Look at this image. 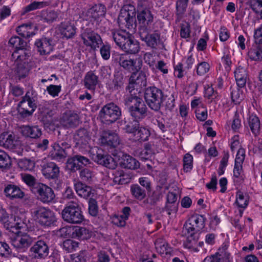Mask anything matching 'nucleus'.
I'll list each match as a JSON object with an SVG mask.
<instances>
[{"mask_svg": "<svg viewBox=\"0 0 262 262\" xmlns=\"http://www.w3.org/2000/svg\"><path fill=\"white\" fill-rule=\"evenodd\" d=\"M144 99L150 109L158 112L165 100V97L163 92L160 89L156 86H149L145 90Z\"/></svg>", "mask_w": 262, "mask_h": 262, "instance_id": "nucleus-1", "label": "nucleus"}, {"mask_svg": "<svg viewBox=\"0 0 262 262\" xmlns=\"http://www.w3.org/2000/svg\"><path fill=\"white\" fill-rule=\"evenodd\" d=\"M63 221L72 224H80L84 220L81 208L76 202L69 203L61 211Z\"/></svg>", "mask_w": 262, "mask_h": 262, "instance_id": "nucleus-2", "label": "nucleus"}, {"mask_svg": "<svg viewBox=\"0 0 262 262\" xmlns=\"http://www.w3.org/2000/svg\"><path fill=\"white\" fill-rule=\"evenodd\" d=\"M118 24L121 29L135 30L137 24L135 9L133 6H125L121 10L118 17Z\"/></svg>", "mask_w": 262, "mask_h": 262, "instance_id": "nucleus-3", "label": "nucleus"}, {"mask_svg": "<svg viewBox=\"0 0 262 262\" xmlns=\"http://www.w3.org/2000/svg\"><path fill=\"white\" fill-rule=\"evenodd\" d=\"M122 116L121 108L113 102L104 105L99 113L102 122L110 124L120 119Z\"/></svg>", "mask_w": 262, "mask_h": 262, "instance_id": "nucleus-4", "label": "nucleus"}, {"mask_svg": "<svg viewBox=\"0 0 262 262\" xmlns=\"http://www.w3.org/2000/svg\"><path fill=\"white\" fill-rule=\"evenodd\" d=\"M36 97L32 91H27L18 104V112L22 118L31 116L37 107Z\"/></svg>", "mask_w": 262, "mask_h": 262, "instance_id": "nucleus-5", "label": "nucleus"}, {"mask_svg": "<svg viewBox=\"0 0 262 262\" xmlns=\"http://www.w3.org/2000/svg\"><path fill=\"white\" fill-rule=\"evenodd\" d=\"M206 220L204 215L195 214L192 215L184 225L183 232L191 236L201 232L205 227Z\"/></svg>", "mask_w": 262, "mask_h": 262, "instance_id": "nucleus-6", "label": "nucleus"}, {"mask_svg": "<svg viewBox=\"0 0 262 262\" xmlns=\"http://www.w3.org/2000/svg\"><path fill=\"white\" fill-rule=\"evenodd\" d=\"M33 217L42 226H50L56 221L54 213L49 208L39 207L32 212Z\"/></svg>", "mask_w": 262, "mask_h": 262, "instance_id": "nucleus-7", "label": "nucleus"}, {"mask_svg": "<svg viewBox=\"0 0 262 262\" xmlns=\"http://www.w3.org/2000/svg\"><path fill=\"white\" fill-rule=\"evenodd\" d=\"M90 153L92 160L98 164L112 169L116 168V161L111 155L105 154L101 149L92 148L90 150Z\"/></svg>", "mask_w": 262, "mask_h": 262, "instance_id": "nucleus-8", "label": "nucleus"}, {"mask_svg": "<svg viewBox=\"0 0 262 262\" xmlns=\"http://www.w3.org/2000/svg\"><path fill=\"white\" fill-rule=\"evenodd\" d=\"M80 37L83 44L94 51L103 44L100 35L89 28L83 30L80 34Z\"/></svg>", "mask_w": 262, "mask_h": 262, "instance_id": "nucleus-9", "label": "nucleus"}, {"mask_svg": "<svg viewBox=\"0 0 262 262\" xmlns=\"http://www.w3.org/2000/svg\"><path fill=\"white\" fill-rule=\"evenodd\" d=\"M0 146L8 149L18 155H22L23 150L21 148L19 141L15 139V136L7 133L0 135Z\"/></svg>", "mask_w": 262, "mask_h": 262, "instance_id": "nucleus-10", "label": "nucleus"}, {"mask_svg": "<svg viewBox=\"0 0 262 262\" xmlns=\"http://www.w3.org/2000/svg\"><path fill=\"white\" fill-rule=\"evenodd\" d=\"M33 192L38 199L43 203L52 202L55 198L53 190L48 185L41 183H37L33 188Z\"/></svg>", "mask_w": 262, "mask_h": 262, "instance_id": "nucleus-11", "label": "nucleus"}, {"mask_svg": "<svg viewBox=\"0 0 262 262\" xmlns=\"http://www.w3.org/2000/svg\"><path fill=\"white\" fill-rule=\"evenodd\" d=\"M98 141L101 145L107 147L108 149L115 148L120 143V139L118 135L110 130L102 132Z\"/></svg>", "mask_w": 262, "mask_h": 262, "instance_id": "nucleus-12", "label": "nucleus"}, {"mask_svg": "<svg viewBox=\"0 0 262 262\" xmlns=\"http://www.w3.org/2000/svg\"><path fill=\"white\" fill-rule=\"evenodd\" d=\"M33 243L30 249L32 256L36 259L46 258L49 254V247L47 242L40 239Z\"/></svg>", "mask_w": 262, "mask_h": 262, "instance_id": "nucleus-13", "label": "nucleus"}, {"mask_svg": "<svg viewBox=\"0 0 262 262\" xmlns=\"http://www.w3.org/2000/svg\"><path fill=\"white\" fill-rule=\"evenodd\" d=\"M106 12V8L104 5L102 4H97L93 6L86 12V15L88 19L92 18L94 20L95 24H105L106 21L104 20L99 19L103 17L105 15Z\"/></svg>", "mask_w": 262, "mask_h": 262, "instance_id": "nucleus-14", "label": "nucleus"}, {"mask_svg": "<svg viewBox=\"0 0 262 262\" xmlns=\"http://www.w3.org/2000/svg\"><path fill=\"white\" fill-rule=\"evenodd\" d=\"M146 83V75L145 72H133L129 78V83L126 90H128L129 92H132L135 91L136 85L139 87L145 86Z\"/></svg>", "mask_w": 262, "mask_h": 262, "instance_id": "nucleus-15", "label": "nucleus"}, {"mask_svg": "<svg viewBox=\"0 0 262 262\" xmlns=\"http://www.w3.org/2000/svg\"><path fill=\"white\" fill-rule=\"evenodd\" d=\"M116 59L121 67L129 72L135 70L138 71L141 69L142 63V61L139 60L137 63L138 65H136L137 60L131 59L124 54L119 55Z\"/></svg>", "mask_w": 262, "mask_h": 262, "instance_id": "nucleus-16", "label": "nucleus"}, {"mask_svg": "<svg viewBox=\"0 0 262 262\" xmlns=\"http://www.w3.org/2000/svg\"><path fill=\"white\" fill-rule=\"evenodd\" d=\"M137 18L140 25V31H148L154 21V15L149 9L138 11Z\"/></svg>", "mask_w": 262, "mask_h": 262, "instance_id": "nucleus-17", "label": "nucleus"}, {"mask_svg": "<svg viewBox=\"0 0 262 262\" xmlns=\"http://www.w3.org/2000/svg\"><path fill=\"white\" fill-rule=\"evenodd\" d=\"M147 31H140L141 39L145 42L147 47L156 49L160 41L161 34L157 30L152 33H148Z\"/></svg>", "mask_w": 262, "mask_h": 262, "instance_id": "nucleus-18", "label": "nucleus"}, {"mask_svg": "<svg viewBox=\"0 0 262 262\" xmlns=\"http://www.w3.org/2000/svg\"><path fill=\"white\" fill-rule=\"evenodd\" d=\"M138 100V101L129 106V112L134 119L141 120L146 116L147 107L142 99Z\"/></svg>", "mask_w": 262, "mask_h": 262, "instance_id": "nucleus-19", "label": "nucleus"}, {"mask_svg": "<svg viewBox=\"0 0 262 262\" xmlns=\"http://www.w3.org/2000/svg\"><path fill=\"white\" fill-rule=\"evenodd\" d=\"M34 242L33 238L26 234L12 241V246L18 252H24Z\"/></svg>", "mask_w": 262, "mask_h": 262, "instance_id": "nucleus-20", "label": "nucleus"}, {"mask_svg": "<svg viewBox=\"0 0 262 262\" xmlns=\"http://www.w3.org/2000/svg\"><path fill=\"white\" fill-rule=\"evenodd\" d=\"M35 45L37 48V51L40 55L49 54L54 48L53 41L51 38L42 37L37 39Z\"/></svg>", "mask_w": 262, "mask_h": 262, "instance_id": "nucleus-21", "label": "nucleus"}, {"mask_svg": "<svg viewBox=\"0 0 262 262\" xmlns=\"http://www.w3.org/2000/svg\"><path fill=\"white\" fill-rule=\"evenodd\" d=\"M58 30L62 37L69 39L74 36L76 34V28L74 26L73 21L66 20L60 23Z\"/></svg>", "mask_w": 262, "mask_h": 262, "instance_id": "nucleus-22", "label": "nucleus"}, {"mask_svg": "<svg viewBox=\"0 0 262 262\" xmlns=\"http://www.w3.org/2000/svg\"><path fill=\"white\" fill-rule=\"evenodd\" d=\"M20 132L24 137L35 139L42 135L41 128L38 125H23L20 127Z\"/></svg>", "mask_w": 262, "mask_h": 262, "instance_id": "nucleus-23", "label": "nucleus"}, {"mask_svg": "<svg viewBox=\"0 0 262 262\" xmlns=\"http://www.w3.org/2000/svg\"><path fill=\"white\" fill-rule=\"evenodd\" d=\"M59 167L54 162L46 163L42 169V174L49 180L57 179L59 176Z\"/></svg>", "mask_w": 262, "mask_h": 262, "instance_id": "nucleus-24", "label": "nucleus"}, {"mask_svg": "<svg viewBox=\"0 0 262 262\" xmlns=\"http://www.w3.org/2000/svg\"><path fill=\"white\" fill-rule=\"evenodd\" d=\"M4 193L5 196L10 200L21 199L25 196V193L17 185L13 184L6 186Z\"/></svg>", "mask_w": 262, "mask_h": 262, "instance_id": "nucleus-25", "label": "nucleus"}, {"mask_svg": "<svg viewBox=\"0 0 262 262\" xmlns=\"http://www.w3.org/2000/svg\"><path fill=\"white\" fill-rule=\"evenodd\" d=\"M112 38L117 46L121 49L126 42L127 40L132 35L125 30H112L111 31Z\"/></svg>", "mask_w": 262, "mask_h": 262, "instance_id": "nucleus-26", "label": "nucleus"}, {"mask_svg": "<svg viewBox=\"0 0 262 262\" xmlns=\"http://www.w3.org/2000/svg\"><path fill=\"white\" fill-rule=\"evenodd\" d=\"M79 180H74V187L77 194L80 197L88 199L92 194V187Z\"/></svg>", "mask_w": 262, "mask_h": 262, "instance_id": "nucleus-27", "label": "nucleus"}, {"mask_svg": "<svg viewBox=\"0 0 262 262\" xmlns=\"http://www.w3.org/2000/svg\"><path fill=\"white\" fill-rule=\"evenodd\" d=\"M121 154L122 155L121 165L123 168L137 169L140 167V163L135 158L126 154L121 153Z\"/></svg>", "mask_w": 262, "mask_h": 262, "instance_id": "nucleus-28", "label": "nucleus"}, {"mask_svg": "<svg viewBox=\"0 0 262 262\" xmlns=\"http://www.w3.org/2000/svg\"><path fill=\"white\" fill-rule=\"evenodd\" d=\"M61 122L66 127H75L79 125L80 120L77 114L71 113L64 114Z\"/></svg>", "mask_w": 262, "mask_h": 262, "instance_id": "nucleus-29", "label": "nucleus"}, {"mask_svg": "<svg viewBox=\"0 0 262 262\" xmlns=\"http://www.w3.org/2000/svg\"><path fill=\"white\" fill-rule=\"evenodd\" d=\"M124 77L121 73L118 72L114 74V78L112 81L107 83V88L112 92L119 91L123 86Z\"/></svg>", "mask_w": 262, "mask_h": 262, "instance_id": "nucleus-30", "label": "nucleus"}, {"mask_svg": "<svg viewBox=\"0 0 262 262\" xmlns=\"http://www.w3.org/2000/svg\"><path fill=\"white\" fill-rule=\"evenodd\" d=\"M121 49L127 53L135 54L140 50L139 43L131 35Z\"/></svg>", "mask_w": 262, "mask_h": 262, "instance_id": "nucleus-31", "label": "nucleus"}, {"mask_svg": "<svg viewBox=\"0 0 262 262\" xmlns=\"http://www.w3.org/2000/svg\"><path fill=\"white\" fill-rule=\"evenodd\" d=\"M52 150L50 151L49 155L52 159L58 161H62L67 157V151L61 148V147H59L54 144L52 145Z\"/></svg>", "mask_w": 262, "mask_h": 262, "instance_id": "nucleus-32", "label": "nucleus"}, {"mask_svg": "<svg viewBox=\"0 0 262 262\" xmlns=\"http://www.w3.org/2000/svg\"><path fill=\"white\" fill-rule=\"evenodd\" d=\"M83 82L86 89L94 91L98 82V77L92 71H90L85 74Z\"/></svg>", "mask_w": 262, "mask_h": 262, "instance_id": "nucleus-33", "label": "nucleus"}, {"mask_svg": "<svg viewBox=\"0 0 262 262\" xmlns=\"http://www.w3.org/2000/svg\"><path fill=\"white\" fill-rule=\"evenodd\" d=\"M234 76L238 86L239 88L244 87L247 78V73L246 69L241 66L238 67L234 71Z\"/></svg>", "mask_w": 262, "mask_h": 262, "instance_id": "nucleus-34", "label": "nucleus"}, {"mask_svg": "<svg viewBox=\"0 0 262 262\" xmlns=\"http://www.w3.org/2000/svg\"><path fill=\"white\" fill-rule=\"evenodd\" d=\"M76 144L80 146H86L90 139L88 131L84 128L79 129L75 135Z\"/></svg>", "mask_w": 262, "mask_h": 262, "instance_id": "nucleus-35", "label": "nucleus"}, {"mask_svg": "<svg viewBox=\"0 0 262 262\" xmlns=\"http://www.w3.org/2000/svg\"><path fill=\"white\" fill-rule=\"evenodd\" d=\"M91 235V232L86 228L79 226L74 227L73 238L84 240L90 238Z\"/></svg>", "mask_w": 262, "mask_h": 262, "instance_id": "nucleus-36", "label": "nucleus"}, {"mask_svg": "<svg viewBox=\"0 0 262 262\" xmlns=\"http://www.w3.org/2000/svg\"><path fill=\"white\" fill-rule=\"evenodd\" d=\"M30 56V51L26 47L15 50L12 54L13 58H16V62H24Z\"/></svg>", "mask_w": 262, "mask_h": 262, "instance_id": "nucleus-37", "label": "nucleus"}, {"mask_svg": "<svg viewBox=\"0 0 262 262\" xmlns=\"http://www.w3.org/2000/svg\"><path fill=\"white\" fill-rule=\"evenodd\" d=\"M249 126L255 136L260 134V121L259 118L255 115H251L248 119Z\"/></svg>", "mask_w": 262, "mask_h": 262, "instance_id": "nucleus-38", "label": "nucleus"}, {"mask_svg": "<svg viewBox=\"0 0 262 262\" xmlns=\"http://www.w3.org/2000/svg\"><path fill=\"white\" fill-rule=\"evenodd\" d=\"M79 177L81 179V182L83 183L90 184L94 182L95 174L91 169L84 168L80 171Z\"/></svg>", "mask_w": 262, "mask_h": 262, "instance_id": "nucleus-39", "label": "nucleus"}, {"mask_svg": "<svg viewBox=\"0 0 262 262\" xmlns=\"http://www.w3.org/2000/svg\"><path fill=\"white\" fill-rule=\"evenodd\" d=\"M17 33L21 36L25 38H29L35 34L31 24H23L16 28Z\"/></svg>", "mask_w": 262, "mask_h": 262, "instance_id": "nucleus-40", "label": "nucleus"}, {"mask_svg": "<svg viewBox=\"0 0 262 262\" xmlns=\"http://www.w3.org/2000/svg\"><path fill=\"white\" fill-rule=\"evenodd\" d=\"M130 192L133 196L136 199L141 201L146 197V190L138 184H133L130 186Z\"/></svg>", "mask_w": 262, "mask_h": 262, "instance_id": "nucleus-41", "label": "nucleus"}, {"mask_svg": "<svg viewBox=\"0 0 262 262\" xmlns=\"http://www.w3.org/2000/svg\"><path fill=\"white\" fill-rule=\"evenodd\" d=\"M228 245L226 244H223L221 247L218 249V251L214 254H213L214 257H217L220 259V262L222 260L223 261H226L232 259L230 253L228 251Z\"/></svg>", "mask_w": 262, "mask_h": 262, "instance_id": "nucleus-42", "label": "nucleus"}, {"mask_svg": "<svg viewBox=\"0 0 262 262\" xmlns=\"http://www.w3.org/2000/svg\"><path fill=\"white\" fill-rule=\"evenodd\" d=\"M150 135V132L147 128L140 125L133 136L136 140L143 142L148 139Z\"/></svg>", "mask_w": 262, "mask_h": 262, "instance_id": "nucleus-43", "label": "nucleus"}, {"mask_svg": "<svg viewBox=\"0 0 262 262\" xmlns=\"http://www.w3.org/2000/svg\"><path fill=\"white\" fill-rule=\"evenodd\" d=\"M12 166L10 157L4 150L0 149V169H9Z\"/></svg>", "mask_w": 262, "mask_h": 262, "instance_id": "nucleus-44", "label": "nucleus"}, {"mask_svg": "<svg viewBox=\"0 0 262 262\" xmlns=\"http://www.w3.org/2000/svg\"><path fill=\"white\" fill-rule=\"evenodd\" d=\"M249 58L253 60L262 61V49L257 46H253L248 52Z\"/></svg>", "mask_w": 262, "mask_h": 262, "instance_id": "nucleus-45", "label": "nucleus"}, {"mask_svg": "<svg viewBox=\"0 0 262 262\" xmlns=\"http://www.w3.org/2000/svg\"><path fill=\"white\" fill-rule=\"evenodd\" d=\"M16 68L15 72L19 79L26 77L28 73L29 70L27 67L26 62H16Z\"/></svg>", "mask_w": 262, "mask_h": 262, "instance_id": "nucleus-46", "label": "nucleus"}, {"mask_svg": "<svg viewBox=\"0 0 262 262\" xmlns=\"http://www.w3.org/2000/svg\"><path fill=\"white\" fill-rule=\"evenodd\" d=\"M58 16V13L53 10H47L42 12L41 20L48 23H52L56 20Z\"/></svg>", "mask_w": 262, "mask_h": 262, "instance_id": "nucleus-47", "label": "nucleus"}, {"mask_svg": "<svg viewBox=\"0 0 262 262\" xmlns=\"http://www.w3.org/2000/svg\"><path fill=\"white\" fill-rule=\"evenodd\" d=\"M35 162L30 159H23L19 160L18 162V167L24 170H32L35 167Z\"/></svg>", "mask_w": 262, "mask_h": 262, "instance_id": "nucleus-48", "label": "nucleus"}, {"mask_svg": "<svg viewBox=\"0 0 262 262\" xmlns=\"http://www.w3.org/2000/svg\"><path fill=\"white\" fill-rule=\"evenodd\" d=\"M138 120L134 119L133 121H129L125 125L123 129L126 133L134 135L140 125Z\"/></svg>", "mask_w": 262, "mask_h": 262, "instance_id": "nucleus-49", "label": "nucleus"}, {"mask_svg": "<svg viewBox=\"0 0 262 262\" xmlns=\"http://www.w3.org/2000/svg\"><path fill=\"white\" fill-rule=\"evenodd\" d=\"M9 44L15 48V50L20 49L27 46V43L24 40L18 36L12 37L9 41Z\"/></svg>", "mask_w": 262, "mask_h": 262, "instance_id": "nucleus-50", "label": "nucleus"}, {"mask_svg": "<svg viewBox=\"0 0 262 262\" xmlns=\"http://www.w3.org/2000/svg\"><path fill=\"white\" fill-rule=\"evenodd\" d=\"M46 6H47V2L34 1L24 8V12L23 14H25L37 9L42 8Z\"/></svg>", "mask_w": 262, "mask_h": 262, "instance_id": "nucleus-51", "label": "nucleus"}, {"mask_svg": "<svg viewBox=\"0 0 262 262\" xmlns=\"http://www.w3.org/2000/svg\"><path fill=\"white\" fill-rule=\"evenodd\" d=\"M189 0H178L176 2L177 15L181 17L186 11Z\"/></svg>", "mask_w": 262, "mask_h": 262, "instance_id": "nucleus-52", "label": "nucleus"}, {"mask_svg": "<svg viewBox=\"0 0 262 262\" xmlns=\"http://www.w3.org/2000/svg\"><path fill=\"white\" fill-rule=\"evenodd\" d=\"M35 148L33 150L35 151H44L46 150L49 145V141L47 139H42L37 140L35 143Z\"/></svg>", "mask_w": 262, "mask_h": 262, "instance_id": "nucleus-53", "label": "nucleus"}, {"mask_svg": "<svg viewBox=\"0 0 262 262\" xmlns=\"http://www.w3.org/2000/svg\"><path fill=\"white\" fill-rule=\"evenodd\" d=\"M67 167L71 172H73L81 169L74 156L68 159L67 162Z\"/></svg>", "mask_w": 262, "mask_h": 262, "instance_id": "nucleus-54", "label": "nucleus"}, {"mask_svg": "<svg viewBox=\"0 0 262 262\" xmlns=\"http://www.w3.org/2000/svg\"><path fill=\"white\" fill-rule=\"evenodd\" d=\"M21 228H22L21 219L19 217L14 215L13 218V221L10 223L9 227H7L6 229L12 232H14V229L17 230Z\"/></svg>", "mask_w": 262, "mask_h": 262, "instance_id": "nucleus-55", "label": "nucleus"}, {"mask_svg": "<svg viewBox=\"0 0 262 262\" xmlns=\"http://www.w3.org/2000/svg\"><path fill=\"white\" fill-rule=\"evenodd\" d=\"M21 179L23 182L28 186L33 188L37 184L36 179L34 177L28 173H24L21 174Z\"/></svg>", "mask_w": 262, "mask_h": 262, "instance_id": "nucleus-56", "label": "nucleus"}, {"mask_svg": "<svg viewBox=\"0 0 262 262\" xmlns=\"http://www.w3.org/2000/svg\"><path fill=\"white\" fill-rule=\"evenodd\" d=\"M89 212L93 216H96L98 213V206L95 199L90 198L89 200Z\"/></svg>", "mask_w": 262, "mask_h": 262, "instance_id": "nucleus-57", "label": "nucleus"}, {"mask_svg": "<svg viewBox=\"0 0 262 262\" xmlns=\"http://www.w3.org/2000/svg\"><path fill=\"white\" fill-rule=\"evenodd\" d=\"M193 167V157L189 154H186L183 158V169L186 172L189 171Z\"/></svg>", "mask_w": 262, "mask_h": 262, "instance_id": "nucleus-58", "label": "nucleus"}, {"mask_svg": "<svg viewBox=\"0 0 262 262\" xmlns=\"http://www.w3.org/2000/svg\"><path fill=\"white\" fill-rule=\"evenodd\" d=\"M236 203L238 207L245 208L248 205V200L241 191H238L236 194Z\"/></svg>", "mask_w": 262, "mask_h": 262, "instance_id": "nucleus-59", "label": "nucleus"}, {"mask_svg": "<svg viewBox=\"0 0 262 262\" xmlns=\"http://www.w3.org/2000/svg\"><path fill=\"white\" fill-rule=\"evenodd\" d=\"M78 244L71 239H67L63 242L62 247L67 252H72L78 247Z\"/></svg>", "mask_w": 262, "mask_h": 262, "instance_id": "nucleus-60", "label": "nucleus"}, {"mask_svg": "<svg viewBox=\"0 0 262 262\" xmlns=\"http://www.w3.org/2000/svg\"><path fill=\"white\" fill-rule=\"evenodd\" d=\"M129 94L127 95L124 98V104L125 105L131 106L130 104L132 103H135L138 101V99H141L142 98H140L138 96H137V93L134 91L132 92H129Z\"/></svg>", "mask_w": 262, "mask_h": 262, "instance_id": "nucleus-61", "label": "nucleus"}, {"mask_svg": "<svg viewBox=\"0 0 262 262\" xmlns=\"http://www.w3.org/2000/svg\"><path fill=\"white\" fill-rule=\"evenodd\" d=\"M162 197V194L160 192L154 191L151 195L146 200V201L150 205L154 206L160 201Z\"/></svg>", "mask_w": 262, "mask_h": 262, "instance_id": "nucleus-62", "label": "nucleus"}, {"mask_svg": "<svg viewBox=\"0 0 262 262\" xmlns=\"http://www.w3.org/2000/svg\"><path fill=\"white\" fill-rule=\"evenodd\" d=\"M250 7L256 14L262 13V0H250Z\"/></svg>", "mask_w": 262, "mask_h": 262, "instance_id": "nucleus-63", "label": "nucleus"}, {"mask_svg": "<svg viewBox=\"0 0 262 262\" xmlns=\"http://www.w3.org/2000/svg\"><path fill=\"white\" fill-rule=\"evenodd\" d=\"M61 91V86L60 85L50 84L47 87V91L53 97H57Z\"/></svg>", "mask_w": 262, "mask_h": 262, "instance_id": "nucleus-64", "label": "nucleus"}]
</instances>
